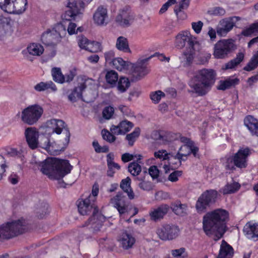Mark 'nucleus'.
Masks as SVG:
<instances>
[{"label": "nucleus", "mask_w": 258, "mask_h": 258, "mask_svg": "<svg viewBox=\"0 0 258 258\" xmlns=\"http://www.w3.org/2000/svg\"><path fill=\"white\" fill-rule=\"evenodd\" d=\"M227 211L218 209L207 213L203 218V229L207 235H213L217 241L220 239L226 231V221L228 219Z\"/></svg>", "instance_id": "f257e3e1"}, {"label": "nucleus", "mask_w": 258, "mask_h": 258, "mask_svg": "<svg viewBox=\"0 0 258 258\" xmlns=\"http://www.w3.org/2000/svg\"><path fill=\"white\" fill-rule=\"evenodd\" d=\"M98 191V187L94 185L93 186L91 194H90L87 198L78 201V208L80 214L87 215L93 212V216L89 220L92 221L93 228L95 231L99 230L102 223L105 220L104 216L98 213V209L95 204Z\"/></svg>", "instance_id": "f03ea898"}, {"label": "nucleus", "mask_w": 258, "mask_h": 258, "mask_svg": "<svg viewBox=\"0 0 258 258\" xmlns=\"http://www.w3.org/2000/svg\"><path fill=\"white\" fill-rule=\"evenodd\" d=\"M40 171L49 178L59 180L69 173L72 168L69 161L56 158H48L39 163Z\"/></svg>", "instance_id": "7ed1b4c3"}, {"label": "nucleus", "mask_w": 258, "mask_h": 258, "mask_svg": "<svg viewBox=\"0 0 258 258\" xmlns=\"http://www.w3.org/2000/svg\"><path fill=\"white\" fill-rule=\"evenodd\" d=\"M215 75L212 70L202 69L196 72L188 83L191 90L188 92L196 93L198 96L206 95L215 82Z\"/></svg>", "instance_id": "20e7f679"}, {"label": "nucleus", "mask_w": 258, "mask_h": 258, "mask_svg": "<svg viewBox=\"0 0 258 258\" xmlns=\"http://www.w3.org/2000/svg\"><path fill=\"white\" fill-rule=\"evenodd\" d=\"M28 226L23 219L13 220L0 225V241L8 240L26 232Z\"/></svg>", "instance_id": "39448f33"}, {"label": "nucleus", "mask_w": 258, "mask_h": 258, "mask_svg": "<svg viewBox=\"0 0 258 258\" xmlns=\"http://www.w3.org/2000/svg\"><path fill=\"white\" fill-rule=\"evenodd\" d=\"M250 154L249 148L240 149L233 157L227 159L226 168L229 170L235 169V166L240 168H245L247 166V158Z\"/></svg>", "instance_id": "423d86ee"}, {"label": "nucleus", "mask_w": 258, "mask_h": 258, "mask_svg": "<svg viewBox=\"0 0 258 258\" xmlns=\"http://www.w3.org/2000/svg\"><path fill=\"white\" fill-rule=\"evenodd\" d=\"M235 49L236 46L233 40L222 39L214 45L213 56L217 59H224Z\"/></svg>", "instance_id": "0eeeda50"}, {"label": "nucleus", "mask_w": 258, "mask_h": 258, "mask_svg": "<svg viewBox=\"0 0 258 258\" xmlns=\"http://www.w3.org/2000/svg\"><path fill=\"white\" fill-rule=\"evenodd\" d=\"M43 109L38 104L30 105L22 111L21 119L25 123L33 125L40 119Z\"/></svg>", "instance_id": "6e6552de"}, {"label": "nucleus", "mask_w": 258, "mask_h": 258, "mask_svg": "<svg viewBox=\"0 0 258 258\" xmlns=\"http://www.w3.org/2000/svg\"><path fill=\"white\" fill-rule=\"evenodd\" d=\"M65 34V28L62 25H59L55 29L44 33L41 36V40L46 45L54 46L60 41Z\"/></svg>", "instance_id": "1a4fd4ad"}, {"label": "nucleus", "mask_w": 258, "mask_h": 258, "mask_svg": "<svg viewBox=\"0 0 258 258\" xmlns=\"http://www.w3.org/2000/svg\"><path fill=\"white\" fill-rule=\"evenodd\" d=\"M217 192L215 190H209L204 192L198 198L196 208L199 213L205 212L207 208L215 202Z\"/></svg>", "instance_id": "9d476101"}, {"label": "nucleus", "mask_w": 258, "mask_h": 258, "mask_svg": "<svg viewBox=\"0 0 258 258\" xmlns=\"http://www.w3.org/2000/svg\"><path fill=\"white\" fill-rule=\"evenodd\" d=\"M47 125L48 128L52 130V133H55L57 135L62 133L65 137L64 145L67 146L69 144L71 134L67 124L63 120L52 119L47 122Z\"/></svg>", "instance_id": "9b49d317"}, {"label": "nucleus", "mask_w": 258, "mask_h": 258, "mask_svg": "<svg viewBox=\"0 0 258 258\" xmlns=\"http://www.w3.org/2000/svg\"><path fill=\"white\" fill-rule=\"evenodd\" d=\"M84 3L81 0H68L67 10L63 18L68 21L75 20L76 17L82 14Z\"/></svg>", "instance_id": "f8f14e48"}, {"label": "nucleus", "mask_w": 258, "mask_h": 258, "mask_svg": "<svg viewBox=\"0 0 258 258\" xmlns=\"http://www.w3.org/2000/svg\"><path fill=\"white\" fill-rule=\"evenodd\" d=\"M197 44L196 37L192 36L188 31L182 32L176 37L175 46L178 48L185 47L186 50L192 49Z\"/></svg>", "instance_id": "ddd939ff"}, {"label": "nucleus", "mask_w": 258, "mask_h": 258, "mask_svg": "<svg viewBox=\"0 0 258 258\" xmlns=\"http://www.w3.org/2000/svg\"><path fill=\"white\" fill-rule=\"evenodd\" d=\"M179 230L177 226L166 224L157 229L156 233L160 239L163 240H172L178 235Z\"/></svg>", "instance_id": "4468645a"}, {"label": "nucleus", "mask_w": 258, "mask_h": 258, "mask_svg": "<svg viewBox=\"0 0 258 258\" xmlns=\"http://www.w3.org/2000/svg\"><path fill=\"white\" fill-rule=\"evenodd\" d=\"M135 16L130 9L123 8L120 10L115 18V23L122 27H127L134 22Z\"/></svg>", "instance_id": "2eb2a0df"}, {"label": "nucleus", "mask_w": 258, "mask_h": 258, "mask_svg": "<svg viewBox=\"0 0 258 258\" xmlns=\"http://www.w3.org/2000/svg\"><path fill=\"white\" fill-rule=\"evenodd\" d=\"M27 0H9L6 12L10 14H21L26 10Z\"/></svg>", "instance_id": "dca6fc26"}, {"label": "nucleus", "mask_w": 258, "mask_h": 258, "mask_svg": "<svg viewBox=\"0 0 258 258\" xmlns=\"http://www.w3.org/2000/svg\"><path fill=\"white\" fill-rule=\"evenodd\" d=\"M93 21L98 26H104L108 23V11L106 7L100 6L97 8L93 14Z\"/></svg>", "instance_id": "f3484780"}, {"label": "nucleus", "mask_w": 258, "mask_h": 258, "mask_svg": "<svg viewBox=\"0 0 258 258\" xmlns=\"http://www.w3.org/2000/svg\"><path fill=\"white\" fill-rule=\"evenodd\" d=\"M25 135L29 147L32 149L36 148L38 144L39 134L36 128L32 127H28L25 130Z\"/></svg>", "instance_id": "a211bd4d"}, {"label": "nucleus", "mask_w": 258, "mask_h": 258, "mask_svg": "<svg viewBox=\"0 0 258 258\" xmlns=\"http://www.w3.org/2000/svg\"><path fill=\"white\" fill-rule=\"evenodd\" d=\"M234 19L239 20L238 17H235L229 19H224L220 21V25L217 29V33L221 36H225L234 27Z\"/></svg>", "instance_id": "6ab92c4d"}, {"label": "nucleus", "mask_w": 258, "mask_h": 258, "mask_svg": "<svg viewBox=\"0 0 258 258\" xmlns=\"http://www.w3.org/2000/svg\"><path fill=\"white\" fill-rule=\"evenodd\" d=\"M147 61V59H143L138 62L135 66H133L134 68L133 75L136 80L141 79L148 73L146 63Z\"/></svg>", "instance_id": "aec40b11"}, {"label": "nucleus", "mask_w": 258, "mask_h": 258, "mask_svg": "<svg viewBox=\"0 0 258 258\" xmlns=\"http://www.w3.org/2000/svg\"><path fill=\"white\" fill-rule=\"evenodd\" d=\"M78 44L80 48L90 52L96 51L99 48L100 44L97 42H90L85 37H80L78 39Z\"/></svg>", "instance_id": "412c9836"}, {"label": "nucleus", "mask_w": 258, "mask_h": 258, "mask_svg": "<svg viewBox=\"0 0 258 258\" xmlns=\"http://www.w3.org/2000/svg\"><path fill=\"white\" fill-rule=\"evenodd\" d=\"M118 241L123 249L127 250L133 247L136 239L131 234L124 232L120 235Z\"/></svg>", "instance_id": "4be33fe9"}, {"label": "nucleus", "mask_w": 258, "mask_h": 258, "mask_svg": "<svg viewBox=\"0 0 258 258\" xmlns=\"http://www.w3.org/2000/svg\"><path fill=\"white\" fill-rule=\"evenodd\" d=\"M169 207L167 205H161L158 208L154 209L150 213L151 218L155 221L160 220L167 213Z\"/></svg>", "instance_id": "5701e85b"}, {"label": "nucleus", "mask_w": 258, "mask_h": 258, "mask_svg": "<svg viewBox=\"0 0 258 258\" xmlns=\"http://www.w3.org/2000/svg\"><path fill=\"white\" fill-rule=\"evenodd\" d=\"M244 124L252 136L258 137V120L252 116H248L244 119Z\"/></svg>", "instance_id": "b1692460"}, {"label": "nucleus", "mask_w": 258, "mask_h": 258, "mask_svg": "<svg viewBox=\"0 0 258 258\" xmlns=\"http://www.w3.org/2000/svg\"><path fill=\"white\" fill-rule=\"evenodd\" d=\"M233 249L224 240H223L220 246L218 258H232L233 255Z\"/></svg>", "instance_id": "393cba45"}, {"label": "nucleus", "mask_w": 258, "mask_h": 258, "mask_svg": "<svg viewBox=\"0 0 258 258\" xmlns=\"http://www.w3.org/2000/svg\"><path fill=\"white\" fill-rule=\"evenodd\" d=\"M191 154V145H183L179 149L177 153L176 154H170L171 157L175 159H177L181 163V161H184L185 159L183 158L186 157Z\"/></svg>", "instance_id": "a878e982"}, {"label": "nucleus", "mask_w": 258, "mask_h": 258, "mask_svg": "<svg viewBox=\"0 0 258 258\" xmlns=\"http://www.w3.org/2000/svg\"><path fill=\"white\" fill-rule=\"evenodd\" d=\"M11 27L10 20L3 16L0 17V39L10 33Z\"/></svg>", "instance_id": "bb28decb"}, {"label": "nucleus", "mask_w": 258, "mask_h": 258, "mask_svg": "<svg viewBox=\"0 0 258 258\" xmlns=\"http://www.w3.org/2000/svg\"><path fill=\"white\" fill-rule=\"evenodd\" d=\"M134 180L137 182L138 187L142 190L149 191L153 189V184L151 181L146 180L145 176L136 177Z\"/></svg>", "instance_id": "cd10ccee"}, {"label": "nucleus", "mask_w": 258, "mask_h": 258, "mask_svg": "<svg viewBox=\"0 0 258 258\" xmlns=\"http://www.w3.org/2000/svg\"><path fill=\"white\" fill-rule=\"evenodd\" d=\"M243 232L248 238L258 237V224L247 223L244 227Z\"/></svg>", "instance_id": "c85d7f7f"}, {"label": "nucleus", "mask_w": 258, "mask_h": 258, "mask_svg": "<svg viewBox=\"0 0 258 258\" xmlns=\"http://www.w3.org/2000/svg\"><path fill=\"white\" fill-rule=\"evenodd\" d=\"M112 66L115 69L119 71H126L128 70L132 64L128 62L124 61L122 58L117 57L113 59L112 61Z\"/></svg>", "instance_id": "c756f323"}, {"label": "nucleus", "mask_w": 258, "mask_h": 258, "mask_svg": "<svg viewBox=\"0 0 258 258\" xmlns=\"http://www.w3.org/2000/svg\"><path fill=\"white\" fill-rule=\"evenodd\" d=\"M131 179L129 177L121 180L120 187V188L127 194L128 198L130 200H133L135 198L134 192L131 186Z\"/></svg>", "instance_id": "7c9ffc66"}, {"label": "nucleus", "mask_w": 258, "mask_h": 258, "mask_svg": "<svg viewBox=\"0 0 258 258\" xmlns=\"http://www.w3.org/2000/svg\"><path fill=\"white\" fill-rule=\"evenodd\" d=\"M86 88V86L84 83L80 84L69 95V100L72 102H76L77 98H82V92Z\"/></svg>", "instance_id": "2f4dec72"}, {"label": "nucleus", "mask_w": 258, "mask_h": 258, "mask_svg": "<svg viewBox=\"0 0 258 258\" xmlns=\"http://www.w3.org/2000/svg\"><path fill=\"white\" fill-rule=\"evenodd\" d=\"M116 47L119 50L124 52H131L128 40L124 37L119 36L117 38L116 42Z\"/></svg>", "instance_id": "473e14b6"}, {"label": "nucleus", "mask_w": 258, "mask_h": 258, "mask_svg": "<svg viewBox=\"0 0 258 258\" xmlns=\"http://www.w3.org/2000/svg\"><path fill=\"white\" fill-rule=\"evenodd\" d=\"M34 88L38 92L44 91L48 89H50L52 91H55L57 90L55 85L51 81L46 82H41L36 84Z\"/></svg>", "instance_id": "72a5a7b5"}, {"label": "nucleus", "mask_w": 258, "mask_h": 258, "mask_svg": "<svg viewBox=\"0 0 258 258\" xmlns=\"http://www.w3.org/2000/svg\"><path fill=\"white\" fill-rule=\"evenodd\" d=\"M45 145L42 146V148L45 149L50 154L57 155L60 151H63L64 148L60 149L56 147V145L54 144H50L49 140L47 138L44 139Z\"/></svg>", "instance_id": "f704fd0d"}, {"label": "nucleus", "mask_w": 258, "mask_h": 258, "mask_svg": "<svg viewBox=\"0 0 258 258\" xmlns=\"http://www.w3.org/2000/svg\"><path fill=\"white\" fill-rule=\"evenodd\" d=\"M28 53L34 56H40L44 51L43 46L38 43H32L27 48Z\"/></svg>", "instance_id": "c9c22d12"}, {"label": "nucleus", "mask_w": 258, "mask_h": 258, "mask_svg": "<svg viewBox=\"0 0 258 258\" xmlns=\"http://www.w3.org/2000/svg\"><path fill=\"white\" fill-rule=\"evenodd\" d=\"M244 58V54L242 52H239L237 54L236 57L231 60L225 64V69H232L235 68L237 65H238Z\"/></svg>", "instance_id": "e433bc0d"}, {"label": "nucleus", "mask_w": 258, "mask_h": 258, "mask_svg": "<svg viewBox=\"0 0 258 258\" xmlns=\"http://www.w3.org/2000/svg\"><path fill=\"white\" fill-rule=\"evenodd\" d=\"M239 83V79H228L224 81H220V85L217 87L218 90H225L234 86Z\"/></svg>", "instance_id": "4c0bfd02"}, {"label": "nucleus", "mask_w": 258, "mask_h": 258, "mask_svg": "<svg viewBox=\"0 0 258 258\" xmlns=\"http://www.w3.org/2000/svg\"><path fill=\"white\" fill-rule=\"evenodd\" d=\"M240 185L236 182L227 183L221 190L224 195L231 194L237 191L240 188Z\"/></svg>", "instance_id": "58836bf2"}, {"label": "nucleus", "mask_w": 258, "mask_h": 258, "mask_svg": "<svg viewBox=\"0 0 258 258\" xmlns=\"http://www.w3.org/2000/svg\"><path fill=\"white\" fill-rule=\"evenodd\" d=\"M53 80L58 83L62 84L65 82V77L59 68H53L51 70Z\"/></svg>", "instance_id": "ea45409f"}, {"label": "nucleus", "mask_w": 258, "mask_h": 258, "mask_svg": "<svg viewBox=\"0 0 258 258\" xmlns=\"http://www.w3.org/2000/svg\"><path fill=\"white\" fill-rule=\"evenodd\" d=\"M173 211L179 216H183L186 213L187 206L185 204H182L180 202H176L172 207Z\"/></svg>", "instance_id": "a19ab883"}, {"label": "nucleus", "mask_w": 258, "mask_h": 258, "mask_svg": "<svg viewBox=\"0 0 258 258\" xmlns=\"http://www.w3.org/2000/svg\"><path fill=\"white\" fill-rule=\"evenodd\" d=\"M195 47L194 49H188L186 50L183 53L182 59H183L184 66H188L190 65L194 58V52Z\"/></svg>", "instance_id": "79ce46f5"}, {"label": "nucleus", "mask_w": 258, "mask_h": 258, "mask_svg": "<svg viewBox=\"0 0 258 258\" xmlns=\"http://www.w3.org/2000/svg\"><path fill=\"white\" fill-rule=\"evenodd\" d=\"M125 197L122 193H118L111 199V202L115 208L127 205L125 201Z\"/></svg>", "instance_id": "37998d69"}, {"label": "nucleus", "mask_w": 258, "mask_h": 258, "mask_svg": "<svg viewBox=\"0 0 258 258\" xmlns=\"http://www.w3.org/2000/svg\"><path fill=\"white\" fill-rule=\"evenodd\" d=\"M258 66V51L251 58L247 65L244 67L243 70L246 71H251Z\"/></svg>", "instance_id": "c03bdc74"}, {"label": "nucleus", "mask_w": 258, "mask_h": 258, "mask_svg": "<svg viewBox=\"0 0 258 258\" xmlns=\"http://www.w3.org/2000/svg\"><path fill=\"white\" fill-rule=\"evenodd\" d=\"M128 171L133 176H137L141 172V167L139 163L133 162L129 164Z\"/></svg>", "instance_id": "a18cd8bd"}, {"label": "nucleus", "mask_w": 258, "mask_h": 258, "mask_svg": "<svg viewBox=\"0 0 258 258\" xmlns=\"http://www.w3.org/2000/svg\"><path fill=\"white\" fill-rule=\"evenodd\" d=\"M140 134V129L139 127H136L134 131L131 134H127L126 136V139L128 142L130 146H132L136 140L138 138Z\"/></svg>", "instance_id": "49530a36"}, {"label": "nucleus", "mask_w": 258, "mask_h": 258, "mask_svg": "<svg viewBox=\"0 0 258 258\" xmlns=\"http://www.w3.org/2000/svg\"><path fill=\"white\" fill-rule=\"evenodd\" d=\"M254 33H258V22L251 24L248 27L245 28L241 32L245 36H249Z\"/></svg>", "instance_id": "de8ad7c7"}, {"label": "nucleus", "mask_w": 258, "mask_h": 258, "mask_svg": "<svg viewBox=\"0 0 258 258\" xmlns=\"http://www.w3.org/2000/svg\"><path fill=\"white\" fill-rule=\"evenodd\" d=\"M105 79L108 84H115L118 79V74L115 71L111 70L107 72Z\"/></svg>", "instance_id": "09e8293b"}, {"label": "nucleus", "mask_w": 258, "mask_h": 258, "mask_svg": "<svg viewBox=\"0 0 258 258\" xmlns=\"http://www.w3.org/2000/svg\"><path fill=\"white\" fill-rule=\"evenodd\" d=\"M154 139L158 141L160 144H166L170 141L168 138V135L162 134L160 132L156 131L154 133Z\"/></svg>", "instance_id": "8fccbe9b"}, {"label": "nucleus", "mask_w": 258, "mask_h": 258, "mask_svg": "<svg viewBox=\"0 0 258 258\" xmlns=\"http://www.w3.org/2000/svg\"><path fill=\"white\" fill-rule=\"evenodd\" d=\"M130 83L128 79L126 78H120L118 83L117 88L120 92H124L130 87Z\"/></svg>", "instance_id": "3c124183"}, {"label": "nucleus", "mask_w": 258, "mask_h": 258, "mask_svg": "<svg viewBox=\"0 0 258 258\" xmlns=\"http://www.w3.org/2000/svg\"><path fill=\"white\" fill-rule=\"evenodd\" d=\"M120 130L122 134L129 132L134 126V124L126 120H123L119 123Z\"/></svg>", "instance_id": "603ef678"}, {"label": "nucleus", "mask_w": 258, "mask_h": 258, "mask_svg": "<svg viewBox=\"0 0 258 258\" xmlns=\"http://www.w3.org/2000/svg\"><path fill=\"white\" fill-rule=\"evenodd\" d=\"M170 154L172 153H167V151L164 150H159L154 153V156L156 158L162 159L163 160H169L171 157Z\"/></svg>", "instance_id": "864d4df0"}, {"label": "nucleus", "mask_w": 258, "mask_h": 258, "mask_svg": "<svg viewBox=\"0 0 258 258\" xmlns=\"http://www.w3.org/2000/svg\"><path fill=\"white\" fill-rule=\"evenodd\" d=\"M165 94L161 91L158 90L152 92L150 94L151 99L154 103H158L161 100V97H164Z\"/></svg>", "instance_id": "5fc2aeb1"}, {"label": "nucleus", "mask_w": 258, "mask_h": 258, "mask_svg": "<svg viewBox=\"0 0 258 258\" xmlns=\"http://www.w3.org/2000/svg\"><path fill=\"white\" fill-rule=\"evenodd\" d=\"M172 255L175 257H186L187 256L186 252H185V249L184 248H180L179 249H176L171 250Z\"/></svg>", "instance_id": "6e6d98bb"}, {"label": "nucleus", "mask_w": 258, "mask_h": 258, "mask_svg": "<svg viewBox=\"0 0 258 258\" xmlns=\"http://www.w3.org/2000/svg\"><path fill=\"white\" fill-rule=\"evenodd\" d=\"M102 135L103 139L109 143L113 142L116 139L112 134L106 130H102Z\"/></svg>", "instance_id": "4d7b16f0"}, {"label": "nucleus", "mask_w": 258, "mask_h": 258, "mask_svg": "<svg viewBox=\"0 0 258 258\" xmlns=\"http://www.w3.org/2000/svg\"><path fill=\"white\" fill-rule=\"evenodd\" d=\"M114 113V108L111 106L106 107L103 110L102 114L104 118L110 119Z\"/></svg>", "instance_id": "13d9d810"}, {"label": "nucleus", "mask_w": 258, "mask_h": 258, "mask_svg": "<svg viewBox=\"0 0 258 258\" xmlns=\"http://www.w3.org/2000/svg\"><path fill=\"white\" fill-rule=\"evenodd\" d=\"M191 26L195 32L197 34H199L201 31L202 28L203 26V23L201 21L197 22H192L191 23Z\"/></svg>", "instance_id": "bf43d9fd"}, {"label": "nucleus", "mask_w": 258, "mask_h": 258, "mask_svg": "<svg viewBox=\"0 0 258 258\" xmlns=\"http://www.w3.org/2000/svg\"><path fill=\"white\" fill-rule=\"evenodd\" d=\"M149 173L153 179L157 178L159 173L157 167L156 166H151L149 169Z\"/></svg>", "instance_id": "052dcab7"}, {"label": "nucleus", "mask_w": 258, "mask_h": 258, "mask_svg": "<svg viewBox=\"0 0 258 258\" xmlns=\"http://www.w3.org/2000/svg\"><path fill=\"white\" fill-rule=\"evenodd\" d=\"M181 175V171H174L172 172L168 176V180L172 182L177 181L178 178Z\"/></svg>", "instance_id": "680f3d73"}, {"label": "nucleus", "mask_w": 258, "mask_h": 258, "mask_svg": "<svg viewBox=\"0 0 258 258\" xmlns=\"http://www.w3.org/2000/svg\"><path fill=\"white\" fill-rule=\"evenodd\" d=\"M174 11L178 19L184 20L186 18V15L183 10L175 7Z\"/></svg>", "instance_id": "e2e57ef3"}, {"label": "nucleus", "mask_w": 258, "mask_h": 258, "mask_svg": "<svg viewBox=\"0 0 258 258\" xmlns=\"http://www.w3.org/2000/svg\"><path fill=\"white\" fill-rule=\"evenodd\" d=\"M136 157L137 155H133L128 153H125L122 155L121 160L123 162H127L135 159V157Z\"/></svg>", "instance_id": "0e129e2a"}, {"label": "nucleus", "mask_w": 258, "mask_h": 258, "mask_svg": "<svg viewBox=\"0 0 258 258\" xmlns=\"http://www.w3.org/2000/svg\"><path fill=\"white\" fill-rule=\"evenodd\" d=\"M6 161L5 158L0 155V179L2 178V174L5 171Z\"/></svg>", "instance_id": "69168bd1"}, {"label": "nucleus", "mask_w": 258, "mask_h": 258, "mask_svg": "<svg viewBox=\"0 0 258 258\" xmlns=\"http://www.w3.org/2000/svg\"><path fill=\"white\" fill-rule=\"evenodd\" d=\"M48 206L47 204H44L42 209H39L37 212V216L39 218L42 219L47 213Z\"/></svg>", "instance_id": "338daca9"}, {"label": "nucleus", "mask_w": 258, "mask_h": 258, "mask_svg": "<svg viewBox=\"0 0 258 258\" xmlns=\"http://www.w3.org/2000/svg\"><path fill=\"white\" fill-rule=\"evenodd\" d=\"M190 0H182L178 5L176 6L175 7L183 10L187 9L189 6Z\"/></svg>", "instance_id": "774afa93"}]
</instances>
